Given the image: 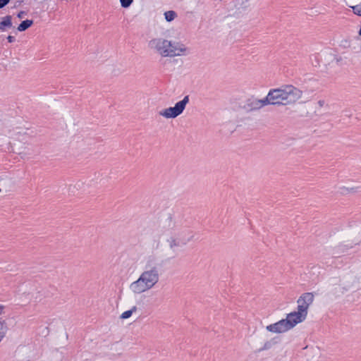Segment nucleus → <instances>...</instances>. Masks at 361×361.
<instances>
[{"label":"nucleus","mask_w":361,"mask_h":361,"mask_svg":"<svg viewBox=\"0 0 361 361\" xmlns=\"http://www.w3.org/2000/svg\"><path fill=\"white\" fill-rule=\"evenodd\" d=\"M302 92L293 85H284L280 88L270 90L267 94L271 105H288L301 98Z\"/></svg>","instance_id":"nucleus-1"},{"label":"nucleus","mask_w":361,"mask_h":361,"mask_svg":"<svg viewBox=\"0 0 361 361\" xmlns=\"http://www.w3.org/2000/svg\"><path fill=\"white\" fill-rule=\"evenodd\" d=\"M158 281V269L156 260L148 262L146 270L140 278L131 283L130 289L135 293H143L153 287Z\"/></svg>","instance_id":"nucleus-2"},{"label":"nucleus","mask_w":361,"mask_h":361,"mask_svg":"<svg viewBox=\"0 0 361 361\" xmlns=\"http://www.w3.org/2000/svg\"><path fill=\"white\" fill-rule=\"evenodd\" d=\"M194 237L193 232L189 228H185L173 231L164 240L166 246L170 249L169 257L173 258L176 256L179 248L186 245Z\"/></svg>","instance_id":"nucleus-3"},{"label":"nucleus","mask_w":361,"mask_h":361,"mask_svg":"<svg viewBox=\"0 0 361 361\" xmlns=\"http://www.w3.org/2000/svg\"><path fill=\"white\" fill-rule=\"evenodd\" d=\"M161 236L164 240L176 231L177 222L175 219V212L173 208L167 207L162 209L159 219Z\"/></svg>","instance_id":"nucleus-4"},{"label":"nucleus","mask_w":361,"mask_h":361,"mask_svg":"<svg viewBox=\"0 0 361 361\" xmlns=\"http://www.w3.org/2000/svg\"><path fill=\"white\" fill-rule=\"evenodd\" d=\"M314 301V295L312 293H305L301 295L297 300L298 311L291 313L300 323L303 322L307 315V310L310 305Z\"/></svg>","instance_id":"nucleus-5"},{"label":"nucleus","mask_w":361,"mask_h":361,"mask_svg":"<svg viewBox=\"0 0 361 361\" xmlns=\"http://www.w3.org/2000/svg\"><path fill=\"white\" fill-rule=\"evenodd\" d=\"M300 322L292 317L291 313L287 314L286 319H283L274 324L267 326L266 329L271 333L282 334L293 329Z\"/></svg>","instance_id":"nucleus-6"},{"label":"nucleus","mask_w":361,"mask_h":361,"mask_svg":"<svg viewBox=\"0 0 361 361\" xmlns=\"http://www.w3.org/2000/svg\"><path fill=\"white\" fill-rule=\"evenodd\" d=\"M159 50H161V54L163 56L172 57L182 55L186 51V48L180 42L164 40L161 47H159Z\"/></svg>","instance_id":"nucleus-7"},{"label":"nucleus","mask_w":361,"mask_h":361,"mask_svg":"<svg viewBox=\"0 0 361 361\" xmlns=\"http://www.w3.org/2000/svg\"><path fill=\"white\" fill-rule=\"evenodd\" d=\"M189 102V96L187 95L184 97V98L177 102L174 106L169 107L168 109H166L162 112L159 113L161 115L164 116V117L167 118H174L177 116H178L180 114L183 113L184 111L186 104Z\"/></svg>","instance_id":"nucleus-8"},{"label":"nucleus","mask_w":361,"mask_h":361,"mask_svg":"<svg viewBox=\"0 0 361 361\" xmlns=\"http://www.w3.org/2000/svg\"><path fill=\"white\" fill-rule=\"evenodd\" d=\"M268 104H270L267 96L262 99H250L247 102L250 110H257Z\"/></svg>","instance_id":"nucleus-9"},{"label":"nucleus","mask_w":361,"mask_h":361,"mask_svg":"<svg viewBox=\"0 0 361 361\" xmlns=\"http://www.w3.org/2000/svg\"><path fill=\"white\" fill-rule=\"evenodd\" d=\"M12 17L11 16H6L2 18L0 22V30L5 31L7 28L12 27Z\"/></svg>","instance_id":"nucleus-10"},{"label":"nucleus","mask_w":361,"mask_h":361,"mask_svg":"<svg viewBox=\"0 0 361 361\" xmlns=\"http://www.w3.org/2000/svg\"><path fill=\"white\" fill-rule=\"evenodd\" d=\"M278 343V340L276 338H274L267 342H265L262 347L259 349V351H264L271 349L274 345Z\"/></svg>","instance_id":"nucleus-11"},{"label":"nucleus","mask_w":361,"mask_h":361,"mask_svg":"<svg viewBox=\"0 0 361 361\" xmlns=\"http://www.w3.org/2000/svg\"><path fill=\"white\" fill-rule=\"evenodd\" d=\"M33 24V21L32 20H25L20 23V24L18 27V30L20 32H23L26 30Z\"/></svg>","instance_id":"nucleus-12"},{"label":"nucleus","mask_w":361,"mask_h":361,"mask_svg":"<svg viewBox=\"0 0 361 361\" xmlns=\"http://www.w3.org/2000/svg\"><path fill=\"white\" fill-rule=\"evenodd\" d=\"M7 331V326L6 323L4 320H2L0 319V342L3 339V338L5 336V334Z\"/></svg>","instance_id":"nucleus-13"},{"label":"nucleus","mask_w":361,"mask_h":361,"mask_svg":"<svg viewBox=\"0 0 361 361\" xmlns=\"http://www.w3.org/2000/svg\"><path fill=\"white\" fill-rule=\"evenodd\" d=\"M177 14L173 11H168L164 13V17L167 22H171L175 19Z\"/></svg>","instance_id":"nucleus-14"},{"label":"nucleus","mask_w":361,"mask_h":361,"mask_svg":"<svg viewBox=\"0 0 361 361\" xmlns=\"http://www.w3.org/2000/svg\"><path fill=\"white\" fill-rule=\"evenodd\" d=\"M137 310L136 306H133L130 310L125 311L121 315V319H125L129 318L132 314Z\"/></svg>","instance_id":"nucleus-15"},{"label":"nucleus","mask_w":361,"mask_h":361,"mask_svg":"<svg viewBox=\"0 0 361 361\" xmlns=\"http://www.w3.org/2000/svg\"><path fill=\"white\" fill-rule=\"evenodd\" d=\"M148 47L150 49L154 50V52L158 51V41L156 39H153L149 41Z\"/></svg>","instance_id":"nucleus-16"},{"label":"nucleus","mask_w":361,"mask_h":361,"mask_svg":"<svg viewBox=\"0 0 361 361\" xmlns=\"http://www.w3.org/2000/svg\"><path fill=\"white\" fill-rule=\"evenodd\" d=\"M355 14L361 16V3L351 7Z\"/></svg>","instance_id":"nucleus-17"},{"label":"nucleus","mask_w":361,"mask_h":361,"mask_svg":"<svg viewBox=\"0 0 361 361\" xmlns=\"http://www.w3.org/2000/svg\"><path fill=\"white\" fill-rule=\"evenodd\" d=\"M123 8H128L133 2V0H120Z\"/></svg>","instance_id":"nucleus-18"},{"label":"nucleus","mask_w":361,"mask_h":361,"mask_svg":"<svg viewBox=\"0 0 361 361\" xmlns=\"http://www.w3.org/2000/svg\"><path fill=\"white\" fill-rule=\"evenodd\" d=\"M9 1L10 0H0V8L6 6L9 3Z\"/></svg>","instance_id":"nucleus-19"},{"label":"nucleus","mask_w":361,"mask_h":361,"mask_svg":"<svg viewBox=\"0 0 361 361\" xmlns=\"http://www.w3.org/2000/svg\"><path fill=\"white\" fill-rule=\"evenodd\" d=\"M7 39H8V42L12 43L16 40V38L13 36L9 35V36H8Z\"/></svg>","instance_id":"nucleus-20"},{"label":"nucleus","mask_w":361,"mask_h":361,"mask_svg":"<svg viewBox=\"0 0 361 361\" xmlns=\"http://www.w3.org/2000/svg\"><path fill=\"white\" fill-rule=\"evenodd\" d=\"M4 306L0 305V314L4 313Z\"/></svg>","instance_id":"nucleus-21"},{"label":"nucleus","mask_w":361,"mask_h":361,"mask_svg":"<svg viewBox=\"0 0 361 361\" xmlns=\"http://www.w3.org/2000/svg\"><path fill=\"white\" fill-rule=\"evenodd\" d=\"M318 104L319 105V106H323V105L324 104V100H319L318 102Z\"/></svg>","instance_id":"nucleus-22"},{"label":"nucleus","mask_w":361,"mask_h":361,"mask_svg":"<svg viewBox=\"0 0 361 361\" xmlns=\"http://www.w3.org/2000/svg\"><path fill=\"white\" fill-rule=\"evenodd\" d=\"M23 14H24V13H23V12H20V13L18 14V17L19 18H23Z\"/></svg>","instance_id":"nucleus-23"}]
</instances>
